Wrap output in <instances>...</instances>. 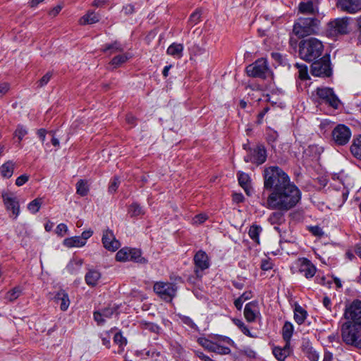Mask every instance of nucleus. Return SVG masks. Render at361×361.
<instances>
[{
	"instance_id": "32",
	"label": "nucleus",
	"mask_w": 361,
	"mask_h": 361,
	"mask_svg": "<svg viewBox=\"0 0 361 361\" xmlns=\"http://www.w3.org/2000/svg\"><path fill=\"white\" fill-rule=\"evenodd\" d=\"M307 312L300 306L298 305L294 310V319L298 324H302L307 318Z\"/></svg>"
},
{
	"instance_id": "9",
	"label": "nucleus",
	"mask_w": 361,
	"mask_h": 361,
	"mask_svg": "<svg viewBox=\"0 0 361 361\" xmlns=\"http://www.w3.org/2000/svg\"><path fill=\"white\" fill-rule=\"evenodd\" d=\"M348 18H338L331 20L327 24L326 32L329 36L336 37L348 32Z\"/></svg>"
},
{
	"instance_id": "4",
	"label": "nucleus",
	"mask_w": 361,
	"mask_h": 361,
	"mask_svg": "<svg viewBox=\"0 0 361 361\" xmlns=\"http://www.w3.org/2000/svg\"><path fill=\"white\" fill-rule=\"evenodd\" d=\"M319 23L315 18H300L293 25V32L299 38L315 34Z\"/></svg>"
},
{
	"instance_id": "23",
	"label": "nucleus",
	"mask_w": 361,
	"mask_h": 361,
	"mask_svg": "<svg viewBox=\"0 0 361 361\" xmlns=\"http://www.w3.org/2000/svg\"><path fill=\"white\" fill-rule=\"evenodd\" d=\"M56 302L60 305L62 311H66L70 305L68 295L64 290H60L55 296Z\"/></svg>"
},
{
	"instance_id": "43",
	"label": "nucleus",
	"mask_w": 361,
	"mask_h": 361,
	"mask_svg": "<svg viewBox=\"0 0 361 361\" xmlns=\"http://www.w3.org/2000/svg\"><path fill=\"white\" fill-rule=\"evenodd\" d=\"M114 341L115 343L119 345L121 348V350H123V347L127 344V340L123 336L121 333L118 332L114 335Z\"/></svg>"
},
{
	"instance_id": "22",
	"label": "nucleus",
	"mask_w": 361,
	"mask_h": 361,
	"mask_svg": "<svg viewBox=\"0 0 361 361\" xmlns=\"http://www.w3.org/2000/svg\"><path fill=\"white\" fill-rule=\"evenodd\" d=\"M291 351L290 343L286 342L283 347L276 346L273 348V354L279 361H284Z\"/></svg>"
},
{
	"instance_id": "63",
	"label": "nucleus",
	"mask_w": 361,
	"mask_h": 361,
	"mask_svg": "<svg viewBox=\"0 0 361 361\" xmlns=\"http://www.w3.org/2000/svg\"><path fill=\"white\" fill-rule=\"evenodd\" d=\"M323 305L329 310H331V302L328 297H324L322 300Z\"/></svg>"
},
{
	"instance_id": "51",
	"label": "nucleus",
	"mask_w": 361,
	"mask_h": 361,
	"mask_svg": "<svg viewBox=\"0 0 361 361\" xmlns=\"http://www.w3.org/2000/svg\"><path fill=\"white\" fill-rule=\"evenodd\" d=\"M29 180V176L27 175L23 174L17 178L16 180V184L18 186H22Z\"/></svg>"
},
{
	"instance_id": "45",
	"label": "nucleus",
	"mask_w": 361,
	"mask_h": 361,
	"mask_svg": "<svg viewBox=\"0 0 361 361\" xmlns=\"http://www.w3.org/2000/svg\"><path fill=\"white\" fill-rule=\"evenodd\" d=\"M233 322L245 335L250 336V331L243 322L240 319H233Z\"/></svg>"
},
{
	"instance_id": "37",
	"label": "nucleus",
	"mask_w": 361,
	"mask_h": 361,
	"mask_svg": "<svg viewBox=\"0 0 361 361\" xmlns=\"http://www.w3.org/2000/svg\"><path fill=\"white\" fill-rule=\"evenodd\" d=\"M129 56L128 54H121L114 57L111 61V65L114 66V68H117L126 62Z\"/></svg>"
},
{
	"instance_id": "49",
	"label": "nucleus",
	"mask_w": 361,
	"mask_h": 361,
	"mask_svg": "<svg viewBox=\"0 0 361 361\" xmlns=\"http://www.w3.org/2000/svg\"><path fill=\"white\" fill-rule=\"evenodd\" d=\"M67 232L68 227L64 224H59L56 228V233L61 236H63Z\"/></svg>"
},
{
	"instance_id": "42",
	"label": "nucleus",
	"mask_w": 361,
	"mask_h": 361,
	"mask_svg": "<svg viewBox=\"0 0 361 361\" xmlns=\"http://www.w3.org/2000/svg\"><path fill=\"white\" fill-rule=\"evenodd\" d=\"M102 50L104 52H107L109 51L110 54H111L118 51H121L123 48L118 42H115L113 44L105 45Z\"/></svg>"
},
{
	"instance_id": "13",
	"label": "nucleus",
	"mask_w": 361,
	"mask_h": 361,
	"mask_svg": "<svg viewBox=\"0 0 361 361\" xmlns=\"http://www.w3.org/2000/svg\"><path fill=\"white\" fill-rule=\"evenodd\" d=\"M318 97L334 109H338L340 104V100L334 94L332 89L329 87H318L316 90Z\"/></svg>"
},
{
	"instance_id": "5",
	"label": "nucleus",
	"mask_w": 361,
	"mask_h": 361,
	"mask_svg": "<svg viewBox=\"0 0 361 361\" xmlns=\"http://www.w3.org/2000/svg\"><path fill=\"white\" fill-rule=\"evenodd\" d=\"M247 75L265 79L272 76V72L266 59L261 58L246 67Z\"/></svg>"
},
{
	"instance_id": "27",
	"label": "nucleus",
	"mask_w": 361,
	"mask_h": 361,
	"mask_svg": "<svg viewBox=\"0 0 361 361\" xmlns=\"http://www.w3.org/2000/svg\"><path fill=\"white\" fill-rule=\"evenodd\" d=\"M284 212H285L281 210H275V212L269 215L268 221L272 225H280L283 224L285 221Z\"/></svg>"
},
{
	"instance_id": "8",
	"label": "nucleus",
	"mask_w": 361,
	"mask_h": 361,
	"mask_svg": "<svg viewBox=\"0 0 361 361\" xmlns=\"http://www.w3.org/2000/svg\"><path fill=\"white\" fill-rule=\"evenodd\" d=\"M1 197L6 209L11 212L10 218L16 219L20 213V203L16 195L12 192H3Z\"/></svg>"
},
{
	"instance_id": "18",
	"label": "nucleus",
	"mask_w": 361,
	"mask_h": 361,
	"mask_svg": "<svg viewBox=\"0 0 361 361\" xmlns=\"http://www.w3.org/2000/svg\"><path fill=\"white\" fill-rule=\"evenodd\" d=\"M102 241L104 247L111 252L118 250L121 245L119 241L116 239L113 231L109 229L104 231Z\"/></svg>"
},
{
	"instance_id": "40",
	"label": "nucleus",
	"mask_w": 361,
	"mask_h": 361,
	"mask_svg": "<svg viewBox=\"0 0 361 361\" xmlns=\"http://www.w3.org/2000/svg\"><path fill=\"white\" fill-rule=\"evenodd\" d=\"M21 294V289L19 287H15L10 291L7 292L5 295V299L10 302L16 300Z\"/></svg>"
},
{
	"instance_id": "33",
	"label": "nucleus",
	"mask_w": 361,
	"mask_h": 361,
	"mask_svg": "<svg viewBox=\"0 0 361 361\" xmlns=\"http://www.w3.org/2000/svg\"><path fill=\"white\" fill-rule=\"evenodd\" d=\"M14 164L12 161H7L0 167V173L4 178L11 177L13 173Z\"/></svg>"
},
{
	"instance_id": "35",
	"label": "nucleus",
	"mask_w": 361,
	"mask_h": 361,
	"mask_svg": "<svg viewBox=\"0 0 361 361\" xmlns=\"http://www.w3.org/2000/svg\"><path fill=\"white\" fill-rule=\"evenodd\" d=\"M76 192L80 196H85L89 192L87 181L80 179L76 183Z\"/></svg>"
},
{
	"instance_id": "61",
	"label": "nucleus",
	"mask_w": 361,
	"mask_h": 361,
	"mask_svg": "<svg viewBox=\"0 0 361 361\" xmlns=\"http://www.w3.org/2000/svg\"><path fill=\"white\" fill-rule=\"evenodd\" d=\"M93 234V231L92 230H87V231H85L82 233V235H81V238H82L83 240H85V242H86V240L90 238Z\"/></svg>"
},
{
	"instance_id": "60",
	"label": "nucleus",
	"mask_w": 361,
	"mask_h": 361,
	"mask_svg": "<svg viewBox=\"0 0 361 361\" xmlns=\"http://www.w3.org/2000/svg\"><path fill=\"white\" fill-rule=\"evenodd\" d=\"M195 355L199 357L202 361H213L209 357L204 355L202 352L196 351Z\"/></svg>"
},
{
	"instance_id": "53",
	"label": "nucleus",
	"mask_w": 361,
	"mask_h": 361,
	"mask_svg": "<svg viewBox=\"0 0 361 361\" xmlns=\"http://www.w3.org/2000/svg\"><path fill=\"white\" fill-rule=\"evenodd\" d=\"M261 269L268 271L272 269V263L269 259H263L261 264Z\"/></svg>"
},
{
	"instance_id": "30",
	"label": "nucleus",
	"mask_w": 361,
	"mask_h": 361,
	"mask_svg": "<svg viewBox=\"0 0 361 361\" xmlns=\"http://www.w3.org/2000/svg\"><path fill=\"white\" fill-rule=\"evenodd\" d=\"M99 21L98 16L94 12H88L79 20V23L82 25L95 23Z\"/></svg>"
},
{
	"instance_id": "7",
	"label": "nucleus",
	"mask_w": 361,
	"mask_h": 361,
	"mask_svg": "<svg viewBox=\"0 0 361 361\" xmlns=\"http://www.w3.org/2000/svg\"><path fill=\"white\" fill-rule=\"evenodd\" d=\"M343 317L346 322L361 326V300L356 299L346 305Z\"/></svg>"
},
{
	"instance_id": "15",
	"label": "nucleus",
	"mask_w": 361,
	"mask_h": 361,
	"mask_svg": "<svg viewBox=\"0 0 361 361\" xmlns=\"http://www.w3.org/2000/svg\"><path fill=\"white\" fill-rule=\"evenodd\" d=\"M298 271L309 279L312 278L317 271L316 267L307 258H299L295 262Z\"/></svg>"
},
{
	"instance_id": "44",
	"label": "nucleus",
	"mask_w": 361,
	"mask_h": 361,
	"mask_svg": "<svg viewBox=\"0 0 361 361\" xmlns=\"http://www.w3.org/2000/svg\"><path fill=\"white\" fill-rule=\"evenodd\" d=\"M198 343L200 345H201L203 348L208 350L209 351H213L215 342L212 341L205 338H200L198 339Z\"/></svg>"
},
{
	"instance_id": "56",
	"label": "nucleus",
	"mask_w": 361,
	"mask_h": 361,
	"mask_svg": "<svg viewBox=\"0 0 361 361\" xmlns=\"http://www.w3.org/2000/svg\"><path fill=\"white\" fill-rule=\"evenodd\" d=\"M200 18V13L198 11H195L192 13L190 17V22H191L192 24L195 25L197 23Z\"/></svg>"
},
{
	"instance_id": "47",
	"label": "nucleus",
	"mask_w": 361,
	"mask_h": 361,
	"mask_svg": "<svg viewBox=\"0 0 361 361\" xmlns=\"http://www.w3.org/2000/svg\"><path fill=\"white\" fill-rule=\"evenodd\" d=\"M52 76V73L50 72L47 73L39 81H38V87H43L46 85L49 81L50 80Z\"/></svg>"
},
{
	"instance_id": "20",
	"label": "nucleus",
	"mask_w": 361,
	"mask_h": 361,
	"mask_svg": "<svg viewBox=\"0 0 361 361\" xmlns=\"http://www.w3.org/2000/svg\"><path fill=\"white\" fill-rule=\"evenodd\" d=\"M260 315L257 302H250L245 305L244 316L247 322H253Z\"/></svg>"
},
{
	"instance_id": "11",
	"label": "nucleus",
	"mask_w": 361,
	"mask_h": 361,
	"mask_svg": "<svg viewBox=\"0 0 361 361\" xmlns=\"http://www.w3.org/2000/svg\"><path fill=\"white\" fill-rule=\"evenodd\" d=\"M154 290L163 300L171 301L176 295V286L171 283L157 282Z\"/></svg>"
},
{
	"instance_id": "17",
	"label": "nucleus",
	"mask_w": 361,
	"mask_h": 361,
	"mask_svg": "<svg viewBox=\"0 0 361 361\" xmlns=\"http://www.w3.org/2000/svg\"><path fill=\"white\" fill-rule=\"evenodd\" d=\"M193 260L195 265V272L197 276H201L200 270L203 271L209 267V258L204 251L199 250L195 253Z\"/></svg>"
},
{
	"instance_id": "48",
	"label": "nucleus",
	"mask_w": 361,
	"mask_h": 361,
	"mask_svg": "<svg viewBox=\"0 0 361 361\" xmlns=\"http://www.w3.org/2000/svg\"><path fill=\"white\" fill-rule=\"evenodd\" d=\"M120 184V181L118 178L114 177V178L111 180L109 187V191L110 192H114L116 191V190L118 188V185Z\"/></svg>"
},
{
	"instance_id": "50",
	"label": "nucleus",
	"mask_w": 361,
	"mask_h": 361,
	"mask_svg": "<svg viewBox=\"0 0 361 361\" xmlns=\"http://www.w3.org/2000/svg\"><path fill=\"white\" fill-rule=\"evenodd\" d=\"M207 219V216L204 214H200L196 215L193 219L192 222L194 224H200L206 221Z\"/></svg>"
},
{
	"instance_id": "24",
	"label": "nucleus",
	"mask_w": 361,
	"mask_h": 361,
	"mask_svg": "<svg viewBox=\"0 0 361 361\" xmlns=\"http://www.w3.org/2000/svg\"><path fill=\"white\" fill-rule=\"evenodd\" d=\"M63 243L67 247H81L86 244V242L80 236H74L64 239Z\"/></svg>"
},
{
	"instance_id": "28",
	"label": "nucleus",
	"mask_w": 361,
	"mask_h": 361,
	"mask_svg": "<svg viewBox=\"0 0 361 361\" xmlns=\"http://www.w3.org/2000/svg\"><path fill=\"white\" fill-rule=\"evenodd\" d=\"M350 152L355 157L361 160V135L353 139L350 145Z\"/></svg>"
},
{
	"instance_id": "19",
	"label": "nucleus",
	"mask_w": 361,
	"mask_h": 361,
	"mask_svg": "<svg viewBox=\"0 0 361 361\" xmlns=\"http://www.w3.org/2000/svg\"><path fill=\"white\" fill-rule=\"evenodd\" d=\"M336 8L342 12L354 14L361 11V1H337Z\"/></svg>"
},
{
	"instance_id": "57",
	"label": "nucleus",
	"mask_w": 361,
	"mask_h": 361,
	"mask_svg": "<svg viewBox=\"0 0 361 361\" xmlns=\"http://www.w3.org/2000/svg\"><path fill=\"white\" fill-rule=\"evenodd\" d=\"M10 89L8 83L3 82L0 84V97L6 94Z\"/></svg>"
},
{
	"instance_id": "62",
	"label": "nucleus",
	"mask_w": 361,
	"mask_h": 361,
	"mask_svg": "<svg viewBox=\"0 0 361 361\" xmlns=\"http://www.w3.org/2000/svg\"><path fill=\"white\" fill-rule=\"evenodd\" d=\"M182 321H183V322L184 324H187L188 326H190L192 328H194L195 326V323L193 322V321L190 317H184L182 319Z\"/></svg>"
},
{
	"instance_id": "2",
	"label": "nucleus",
	"mask_w": 361,
	"mask_h": 361,
	"mask_svg": "<svg viewBox=\"0 0 361 361\" xmlns=\"http://www.w3.org/2000/svg\"><path fill=\"white\" fill-rule=\"evenodd\" d=\"M323 50L322 42L314 37L302 40L299 45V54L302 59L307 61H312L319 58Z\"/></svg>"
},
{
	"instance_id": "16",
	"label": "nucleus",
	"mask_w": 361,
	"mask_h": 361,
	"mask_svg": "<svg viewBox=\"0 0 361 361\" xmlns=\"http://www.w3.org/2000/svg\"><path fill=\"white\" fill-rule=\"evenodd\" d=\"M119 306L116 304L109 305L101 311L94 312V319L98 325H103L106 319L111 318L114 314H118Z\"/></svg>"
},
{
	"instance_id": "31",
	"label": "nucleus",
	"mask_w": 361,
	"mask_h": 361,
	"mask_svg": "<svg viewBox=\"0 0 361 361\" xmlns=\"http://www.w3.org/2000/svg\"><path fill=\"white\" fill-rule=\"evenodd\" d=\"M293 330V324L289 322H286L282 328V336L284 341L288 343H290Z\"/></svg>"
},
{
	"instance_id": "41",
	"label": "nucleus",
	"mask_w": 361,
	"mask_h": 361,
	"mask_svg": "<svg viewBox=\"0 0 361 361\" xmlns=\"http://www.w3.org/2000/svg\"><path fill=\"white\" fill-rule=\"evenodd\" d=\"M214 353L220 354V355H228L231 353V349L221 344L219 341L215 342L214 345Z\"/></svg>"
},
{
	"instance_id": "38",
	"label": "nucleus",
	"mask_w": 361,
	"mask_h": 361,
	"mask_svg": "<svg viewBox=\"0 0 361 361\" xmlns=\"http://www.w3.org/2000/svg\"><path fill=\"white\" fill-rule=\"evenodd\" d=\"M261 231V226L253 225L250 228L248 234L250 238H252L253 240L259 243V236Z\"/></svg>"
},
{
	"instance_id": "59",
	"label": "nucleus",
	"mask_w": 361,
	"mask_h": 361,
	"mask_svg": "<svg viewBox=\"0 0 361 361\" xmlns=\"http://www.w3.org/2000/svg\"><path fill=\"white\" fill-rule=\"evenodd\" d=\"M63 7V6L62 4H58L49 11V15L52 16H56L61 11Z\"/></svg>"
},
{
	"instance_id": "58",
	"label": "nucleus",
	"mask_w": 361,
	"mask_h": 361,
	"mask_svg": "<svg viewBox=\"0 0 361 361\" xmlns=\"http://www.w3.org/2000/svg\"><path fill=\"white\" fill-rule=\"evenodd\" d=\"M143 326L145 329H149L151 331L156 332L159 330V326L153 323H144Z\"/></svg>"
},
{
	"instance_id": "34",
	"label": "nucleus",
	"mask_w": 361,
	"mask_h": 361,
	"mask_svg": "<svg viewBox=\"0 0 361 361\" xmlns=\"http://www.w3.org/2000/svg\"><path fill=\"white\" fill-rule=\"evenodd\" d=\"M43 203V199L42 197H37L32 201H31L27 204V209L29 212L33 214H36L39 212V209L41 208V206Z\"/></svg>"
},
{
	"instance_id": "6",
	"label": "nucleus",
	"mask_w": 361,
	"mask_h": 361,
	"mask_svg": "<svg viewBox=\"0 0 361 361\" xmlns=\"http://www.w3.org/2000/svg\"><path fill=\"white\" fill-rule=\"evenodd\" d=\"M116 259L118 262H125L133 261L140 264H146L147 260L142 257L140 250L125 247L116 255Z\"/></svg>"
},
{
	"instance_id": "36",
	"label": "nucleus",
	"mask_w": 361,
	"mask_h": 361,
	"mask_svg": "<svg viewBox=\"0 0 361 361\" xmlns=\"http://www.w3.org/2000/svg\"><path fill=\"white\" fill-rule=\"evenodd\" d=\"M128 214L131 216H137L144 214L142 207L136 202L133 203L128 208Z\"/></svg>"
},
{
	"instance_id": "25",
	"label": "nucleus",
	"mask_w": 361,
	"mask_h": 361,
	"mask_svg": "<svg viewBox=\"0 0 361 361\" xmlns=\"http://www.w3.org/2000/svg\"><path fill=\"white\" fill-rule=\"evenodd\" d=\"M183 46L182 44L173 43L166 51L167 54L176 59H180L183 56Z\"/></svg>"
},
{
	"instance_id": "55",
	"label": "nucleus",
	"mask_w": 361,
	"mask_h": 361,
	"mask_svg": "<svg viewBox=\"0 0 361 361\" xmlns=\"http://www.w3.org/2000/svg\"><path fill=\"white\" fill-rule=\"evenodd\" d=\"M269 108L268 106H267V107L264 108L263 110L258 114L257 120V123L260 124L262 123L263 118H264V116L266 115V114L269 111Z\"/></svg>"
},
{
	"instance_id": "10",
	"label": "nucleus",
	"mask_w": 361,
	"mask_h": 361,
	"mask_svg": "<svg viewBox=\"0 0 361 361\" xmlns=\"http://www.w3.org/2000/svg\"><path fill=\"white\" fill-rule=\"evenodd\" d=\"M311 73L317 77H329L331 68L329 57L325 56L314 61L311 66Z\"/></svg>"
},
{
	"instance_id": "64",
	"label": "nucleus",
	"mask_w": 361,
	"mask_h": 361,
	"mask_svg": "<svg viewBox=\"0 0 361 361\" xmlns=\"http://www.w3.org/2000/svg\"><path fill=\"white\" fill-rule=\"evenodd\" d=\"M309 358L311 361H318L319 355L316 351H310Z\"/></svg>"
},
{
	"instance_id": "14",
	"label": "nucleus",
	"mask_w": 361,
	"mask_h": 361,
	"mask_svg": "<svg viewBox=\"0 0 361 361\" xmlns=\"http://www.w3.org/2000/svg\"><path fill=\"white\" fill-rule=\"evenodd\" d=\"M267 157L265 147L260 145L250 149L249 153L244 157V160L245 162H252L257 165H260L266 161Z\"/></svg>"
},
{
	"instance_id": "21",
	"label": "nucleus",
	"mask_w": 361,
	"mask_h": 361,
	"mask_svg": "<svg viewBox=\"0 0 361 361\" xmlns=\"http://www.w3.org/2000/svg\"><path fill=\"white\" fill-rule=\"evenodd\" d=\"M298 8L301 13L305 15H316L319 13L317 1H301Z\"/></svg>"
},
{
	"instance_id": "54",
	"label": "nucleus",
	"mask_w": 361,
	"mask_h": 361,
	"mask_svg": "<svg viewBox=\"0 0 361 361\" xmlns=\"http://www.w3.org/2000/svg\"><path fill=\"white\" fill-rule=\"evenodd\" d=\"M110 338L111 337L108 332H106L104 335L102 334L101 336L102 344L108 348L110 347Z\"/></svg>"
},
{
	"instance_id": "1",
	"label": "nucleus",
	"mask_w": 361,
	"mask_h": 361,
	"mask_svg": "<svg viewBox=\"0 0 361 361\" xmlns=\"http://www.w3.org/2000/svg\"><path fill=\"white\" fill-rule=\"evenodd\" d=\"M263 177L264 189L270 190L266 200L262 202L267 209L288 212L300 201V190L279 166L265 168Z\"/></svg>"
},
{
	"instance_id": "12",
	"label": "nucleus",
	"mask_w": 361,
	"mask_h": 361,
	"mask_svg": "<svg viewBox=\"0 0 361 361\" xmlns=\"http://www.w3.org/2000/svg\"><path fill=\"white\" fill-rule=\"evenodd\" d=\"M331 135L334 142L342 146L349 142L351 137V130L348 126L338 124L332 130Z\"/></svg>"
},
{
	"instance_id": "26",
	"label": "nucleus",
	"mask_w": 361,
	"mask_h": 361,
	"mask_svg": "<svg viewBox=\"0 0 361 361\" xmlns=\"http://www.w3.org/2000/svg\"><path fill=\"white\" fill-rule=\"evenodd\" d=\"M238 178L240 185L244 189L247 195H250L252 191L250 186L249 176L245 173L238 172Z\"/></svg>"
},
{
	"instance_id": "52",
	"label": "nucleus",
	"mask_w": 361,
	"mask_h": 361,
	"mask_svg": "<svg viewBox=\"0 0 361 361\" xmlns=\"http://www.w3.org/2000/svg\"><path fill=\"white\" fill-rule=\"evenodd\" d=\"M242 354L245 355L249 358H255L256 353L251 348H246L242 350Z\"/></svg>"
},
{
	"instance_id": "39",
	"label": "nucleus",
	"mask_w": 361,
	"mask_h": 361,
	"mask_svg": "<svg viewBox=\"0 0 361 361\" xmlns=\"http://www.w3.org/2000/svg\"><path fill=\"white\" fill-rule=\"evenodd\" d=\"M295 66L298 69V77L302 80L309 79L308 68L305 64L296 63Z\"/></svg>"
},
{
	"instance_id": "29",
	"label": "nucleus",
	"mask_w": 361,
	"mask_h": 361,
	"mask_svg": "<svg viewBox=\"0 0 361 361\" xmlns=\"http://www.w3.org/2000/svg\"><path fill=\"white\" fill-rule=\"evenodd\" d=\"M101 277L98 271L90 270L85 275V281L88 286H94Z\"/></svg>"
},
{
	"instance_id": "3",
	"label": "nucleus",
	"mask_w": 361,
	"mask_h": 361,
	"mask_svg": "<svg viewBox=\"0 0 361 361\" xmlns=\"http://www.w3.org/2000/svg\"><path fill=\"white\" fill-rule=\"evenodd\" d=\"M341 332L345 344L361 349V326L345 322L341 326Z\"/></svg>"
},
{
	"instance_id": "46",
	"label": "nucleus",
	"mask_w": 361,
	"mask_h": 361,
	"mask_svg": "<svg viewBox=\"0 0 361 361\" xmlns=\"http://www.w3.org/2000/svg\"><path fill=\"white\" fill-rule=\"evenodd\" d=\"M27 134V129L23 126H18L16 131H15V135L17 136L20 141H21L23 138V137Z\"/></svg>"
}]
</instances>
